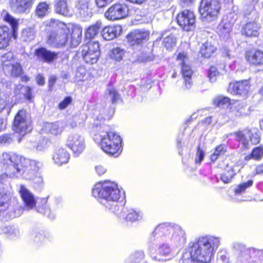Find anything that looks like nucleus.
<instances>
[{"label": "nucleus", "mask_w": 263, "mask_h": 263, "mask_svg": "<svg viewBox=\"0 0 263 263\" xmlns=\"http://www.w3.org/2000/svg\"><path fill=\"white\" fill-rule=\"evenodd\" d=\"M219 243L218 238L208 236L200 237L196 242L190 243L179 263H209Z\"/></svg>", "instance_id": "1"}, {"label": "nucleus", "mask_w": 263, "mask_h": 263, "mask_svg": "<svg viewBox=\"0 0 263 263\" xmlns=\"http://www.w3.org/2000/svg\"><path fill=\"white\" fill-rule=\"evenodd\" d=\"M1 161L5 165H9L8 172L10 176L23 177L27 180L33 179L42 166L40 161L7 153L2 154Z\"/></svg>", "instance_id": "2"}, {"label": "nucleus", "mask_w": 263, "mask_h": 263, "mask_svg": "<svg viewBox=\"0 0 263 263\" xmlns=\"http://www.w3.org/2000/svg\"><path fill=\"white\" fill-rule=\"evenodd\" d=\"M92 196L105 208H109L115 212L111 206L120 198V191L117 184L109 181L96 183L92 190Z\"/></svg>", "instance_id": "3"}, {"label": "nucleus", "mask_w": 263, "mask_h": 263, "mask_svg": "<svg viewBox=\"0 0 263 263\" xmlns=\"http://www.w3.org/2000/svg\"><path fill=\"white\" fill-rule=\"evenodd\" d=\"M47 42L54 47L60 48L66 45L68 41L70 26L58 20L51 18L46 25Z\"/></svg>", "instance_id": "4"}, {"label": "nucleus", "mask_w": 263, "mask_h": 263, "mask_svg": "<svg viewBox=\"0 0 263 263\" xmlns=\"http://www.w3.org/2000/svg\"><path fill=\"white\" fill-rule=\"evenodd\" d=\"M98 137L101 141L102 149L106 154L117 157L121 153L122 139L120 136L112 132H101L96 135V139Z\"/></svg>", "instance_id": "5"}, {"label": "nucleus", "mask_w": 263, "mask_h": 263, "mask_svg": "<svg viewBox=\"0 0 263 263\" xmlns=\"http://www.w3.org/2000/svg\"><path fill=\"white\" fill-rule=\"evenodd\" d=\"M221 4L218 0H202L199 12L204 22L210 23L216 20L218 16Z\"/></svg>", "instance_id": "6"}, {"label": "nucleus", "mask_w": 263, "mask_h": 263, "mask_svg": "<svg viewBox=\"0 0 263 263\" xmlns=\"http://www.w3.org/2000/svg\"><path fill=\"white\" fill-rule=\"evenodd\" d=\"M3 20L11 26L12 30L6 26L0 27V49L9 46L12 32L15 33L18 24V20L8 13L4 14Z\"/></svg>", "instance_id": "7"}, {"label": "nucleus", "mask_w": 263, "mask_h": 263, "mask_svg": "<svg viewBox=\"0 0 263 263\" xmlns=\"http://www.w3.org/2000/svg\"><path fill=\"white\" fill-rule=\"evenodd\" d=\"M30 124L27 111L21 109L18 111L15 117L13 123L14 131L22 136H24L31 130Z\"/></svg>", "instance_id": "8"}, {"label": "nucleus", "mask_w": 263, "mask_h": 263, "mask_svg": "<svg viewBox=\"0 0 263 263\" xmlns=\"http://www.w3.org/2000/svg\"><path fill=\"white\" fill-rule=\"evenodd\" d=\"M235 135L237 140L241 143L245 148L249 147L250 143L256 144L260 141L259 134L255 128L236 132Z\"/></svg>", "instance_id": "9"}, {"label": "nucleus", "mask_w": 263, "mask_h": 263, "mask_svg": "<svg viewBox=\"0 0 263 263\" xmlns=\"http://www.w3.org/2000/svg\"><path fill=\"white\" fill-rule=\"evenodd\" d=\"M129 8L124 3H116L110 6L105 13L108 20L116 21L125 18L128 14Z\"/></svg>", "instance_id": "10"}, {"label": "nucleus", "mask_w": 263, "mask_h": 263, "mask_svg": "<svg viewBox=\"0 0 263 263\" xmlns=\"http://www.w3.org/2000/svg\"><path fill=\"white\" fill-rule=\"evenodd\" d=\"M177 21L178 25L185 31H192L195 28V15L190 10H185L179 13Z\"/></svg>", "instance_id": "11"}, {"label": "nucleus", "mask_w": 263, "mask_h": 263, "mask_svg": "<svg viewBox=\"0 0 263 263\" xmlns=\"http://www.w3.org/2000/svg\"><path fill=\"white\" fill-rule=\"evenodd\" d=\"M81 52L83 58L87 63H96L100 54L99 44L98 42H90L83 47Z\"/></svg>", "instance_id": "12"}, {"label": "nucleus", "mask_w": 263, "mask_h": 263, "mask_svg": "<svg viewBox=\"0 0 263 263\" xmlns=\"http://www.w3.org/2000/svg\"><path fill=\"white\" fill-rule=\"evenodd\" d=\"M178 61H180V64L181 65V72L182 76L184 79V89H189L191 87L192 81L191 77L193 74L190 65L186 64L187 61L186 55L185 53H180L177 56Z\"/></svg>", "instance_id": "13"}, {"label": "nucleus", "mask_w": 263, "mask_h": 263, "mask_svg": "<svg viewBox=\"0 0 263 263\" xmlns=\"http://www.w3.org/2000/svg\"><path fill=\"white\" fill-rule=\"evenodd\" d=\"M234 23V20L231 15L224 16L217 28V32L219 36L223 39H228L230 36V32Z\"/></svg>", "instance_id": "14"}, {"label": "nucleus", "mask_w": 263, "mask_h": 263, "mask_svg": "<svg viewBox=\"0 0 263 263\" xmlns=\"http://www.w3.org/2000/svg\"><path fill=\"white\" fill-rule=\"evenodd\" d=\"M67 144L77 156L81 154L85 148L84 139L78 134L70 135L67 139Z\"/></svg>", "instance_id": "15"}, {"label": "nucleus", "mask_w": 263, "mask_h": 263, "mask_svg": "<svg viewBox=\"0 0 263 263\" xmlns=\"http://www.w3.org/2000/svg\"><path fill=\"white\" fill-rule=\"evenodd\" d=\"M11 197V195L9 192L3 191L0 193V216H1V213L3 214L6 220L16 216L15 214L12 213L9 214L6 213V215H4L5 212L10 206Z\"/></svg>", "instance_id": "16"}, {"label": "nucleus", "mask_w": 263, "mask_h": 263, "mask_svg": "<svg viewBox=\"0 0 263 263\" xmlns=\"http://www.w3.org/2000/svg\"><path fill=\"white\" fill-rule=\"evenodd\" d=\"M59 54V52L51 51L44 47L36 49L34 52V55L38 60L48 63H50L56 60Z\"/></svg>", "instance_id": "17"}, {"label": "nucleus", "mask_w": 263, "mask_h": 263, "mask_svg": "<svg viewBox=\"0 0 263 263\" xmlns=\"http://www.w3.org/2000/svg\"><path fill=\"white\" fill-rule=\"evenodd\" d=\"M250 87L249 82L247 80L231 83L229 86L228 91L233 95H246Z\"/></svg>", "instance_id": "18"}, {"label": "nucleus", "mask_w": 263, "mask_h": 263, "mask_svg": "<svg viewBox=\"0 0 263 263\" xmlns=\"http://www.w3.org/2000/svg\"><path fill=\"white\" fill-rule=\"evenodd\" d=\"M90 2L91 0H77L75 2V7L80 16L84 19H88L91 16Z\"/></svg>", "instance_id": "19"}, {"label": "nucleus", "mask_w": 263, "mask_h": 263, "mask_svg": "<svg viewBox=\"0 0 263 263\" xmlns=\"http://www.w3.org/2000/svg\"><path fill=\"white\" fill-rule=\"evenodd\" d=\"M65 128V124L62 122L46 123L42 130L43 133L57 136L60 135Z\"/></svg>", "instance_id": "20"}, {"label": "nucleus", "mask_w": 263, "mask_h": 263, "mask_svg": "<svg viewBox=\"0 0 263 263\" xmlns=\"http://www.w3.org/2000/svg\"><path fill=\"white\" fill-rule=\"evenodd\" d=\"M120 212H118L120 217L127 221L134 222L139 220L142 218V215L140 211H136L133 209H127L125 208H121L118 209Z\"/></svg>", "instance_id": "21"}, {"label": "nucleus", "mask_w": 263, "mask_h": 263, "mask_svg": "<svg viewBox=\"0 0 263 263\" xmlns=\"http://www.w3.org/2000/svg\"><path fill=\"white\" fill-rule=\"evenodd\" d=\"M19 192L27 210L32 209L35 204L34 195L23 185L20 186Z\"/></svg>", "instance_id": "22"}, {"label": "nucleus", "mask_w": 263, "mask_h": 263, "mask_svg": "<svg viewBox=\"0 0 263 263\" xmlns=\"http://www.w3.org/2000/svg\"><path fill=\"white\" fill-rule=\"evenodd\" d=\"M157 254L152 255V258L156 261H164L166 259L163 257H172V250L168 245L162 243L160 245L156 251Z\"/></svg>", "instance_id": "23"}, {"label": "nucleus", "mask_w": 263, "mask_h": 263, "mask_svg": "<svg viewBox=\"0 0 263 263\" xmlns=\"http://www.w3.org/2000/svg\"><path fill=\"white\" fill-rule=\"evenodd\" d=\"M34 0H11V6L17 13L26 12L30 9Z\"/></svg>", "instance_id": "24"}, {"label": "nucleus", "mask_w": 263, "mask_h": 263, "mask_svg": "<svg viewBox=\"0 0 263 263\" xmlns=\"http://www.w3.org/2000/svg\"><path fill=\"white\" fill-rule=\"evenodd\" d=\"M171 233L170 239L176 246L179 247L185 243V234L180 226H175V229Z\"/></svg>", "instance_id": "25"}, {"label": "nucleus", "mask_w": 263, "mask_h": 263, "mask_svg": "<svg viewBox=\"0 0 263 263\" xmlns=\"http://www.w3.org/2000/svg\"><path fill=\"white\" fill-rule=\"evenodd\" d=\"M121 31L122 28L120 25L106 26L103 29L101 34L104 40L110 41L120 35Z\"/></svg>", "instance_id": "26"}, {"label": "nucleus", "mask_w": 263, "mask_h": 263, "mask_svg": "<svg viewBox=\"0 0 263 263\" xmlns=\"http://www.w3.org/2000/svg\"><path fill=\"white\" fill-rule=\"evenodd\" d=\"M246 60L251 64L261 65L263 64V52L260 50H250L246 53Z\"/></svg>", "instance_id": "27"}, {"label": "nucleus", "mask_w": 263, "mask_h": 263, "mask_svg": "<svg viewBox=\"0 0 263 263\" xmlns=\"http://www.w3.org/2000/svg\"><path fill=\"white\" fill-rule=\"evenodd\" d=\"M67 26H70V30H71L70 44L76 47L81 41L82 28L79 25L68 24Z\"/></svg>", "instance_id": "28"}, {"label": "nucleus", "mask_w": 263, "mask_h": 263, "mask_svg": "<svg viewBox=\"0 0 263 263\" xmlns=\"http://www.w3.org/2000/svg\"><path fill=\"white\" fill-rule=\"evenodd\" d=\"M69 157L70 155L66 150L60 148L56 149L54 152L53 154L52 159L56 164L61 165L68 162Z\"/></svg>", "instance_id": "29"}, {"label": "nucleus", "mask_w": 263, "mask_h": 263, "mask_svg": "<svg viewBox=\"0 0 263 263\" xmlns=\"http://www.w3.org/2000/svg\"><path fill=\"white\" fill-rule=\"evenodd\" d=\"M148 34L146 32L140 30H135L127 36L128 41L132 45L142 43L143 41L146 40Z\"/></svg>", "instance_id": "30"}, {"label": "nucleus", "mask_w": 263, "mask_h": 263, "mask_svg": "<svg viewBox=\"0 0 263 263\" xmlns=\"http://www.w3.org/2000/svg\"><path fill=\"white\" fill-rule=\"evenodd\" d=\"M70 0H55L54 9L57 13L68 16L70 14Z\"/></svg>", "instance_id": "31"}, {"label": "nucleus", "mask_w": 263, "mask_h": 263, "mask_svg": "<svg viewBox=\"0 0 263 263\" xmlns=\"http://www.w3.org/2000/svg\"><path fill=\"white\" fill-rule=\"evenodd\" d=\"M30 239L33 245L36 247L43 245L48 240V238L45 235L44 232L37 230H34L31 232Z\"/></svg>", "instance_id": "32"}, {"label": "nucleus", "mask_w": 263, "mask_h": 263, "mask_svg": "<svg viewBox=\"0 0 263 263\" xmlns=\"http://www.w3.org/2000/svg\"><path fill=\"white\" fill-rule=\"evenodd\" d=\"M105 98L106 100L112 104H116L121 99L120 94L116 90V89L111 85H109L107 88L105 93Z\"/></svg>", "instance_id": "33"}, {"label": "nucleus", "mask_w": 263, "mask_h": 263, "mask_svg": "<svg viewBox=\"0 0 263 263\" xmlns=\"http://www.w3.org/2000/svg\"><path fill=\"white\" fill-rule=\"evenodd\" d=\"M259 26L255 22L247 23L242 28V33L247 36H256L258 35Z\"/></svg>", "instance_id": "34"}, {"label": "nucleus", "mask_w": 263, "mask_h": 263, "mask_svg": "<svg viewBox=\"0 0 263 263\" xmlns=\"http://www.w3.org/2000/svg\"><path fill=\"white\" fill-rule=\"evenodd\" d=\"M4 71L13 77L21 76L23 73L22 67L20 63L14 62L6 67Z\"/></svg>", "instance_id": "35"}, {"label": "nucleus", "mask_w": 263, "mask_h": 263, "mask_svg": "<svg viewBox=\"0 0 263 263\" xmlns=\"http://www.w3.org/2000/svg\"><path fill=\"white\" fill-rule=\"evenodd\" d=\"M175 229V226H171L167 224L163 223L159 224L153 232V235L156 237V235H166L171 233Z\"/></svg>", "instance_id": "36"}, {"label": "nucleus", "mask_w": 263, "mask_h": 263, "mask_svg": "<svg viewBox=\"0 0 263 263\" xmlns=\"http://www.w3.org/2000/svg\"><path fill=\"white\" fill-rule=\"evenodd\" d=\"M216 48L210 42H206L202 44L200 48V53L202 57L209 58L216 51Z\"/></svg>", "instance_id": "37"}, {"label": "nucleus", "mask_w": 263, "mask_h": 263, "mask_svg": "<svg viewBox=\"0 0 263 263\" xmlns=\"http://www.w3.org/2000/svg\"><path fill=\"white\" fill-rule=\"evenodd\" d=\"M101 28V22L97 21L95 24L90 26L88 28L85 33L86 37L89 39L94 38L98 34Z\"/></svg>", "instance_id": "38"}, {"label": "nucleus", "mask_w": 263, "mask_h": 263, "mask_svg": "<svg viewBox=\"0 0 263 263\" xmlns=\"http://www.w3.org/2000/svg\"><path fill=\"white\" fill-rule=\"evenodd\" d=\"M49 5L46 2L39 3L35 9V14L38 18H42L48 13Z\"/></svg>", "instance_id": "39"}, {"label": "nucleus", "mask_w": 263, "mask_h": 263, "mask_svg": "<svg viewBox=\"0 0 263 263\" xmlns=\"http://www.w3.org/2000/svg\"><path fill=\"white\" fill-rule=\"evenodd\" d=\"M263 157V147L258 146L253 148L252 153L245 157L246 160H249L253 159L256 160H260Z\"/></svg>", "instance_id": "40"}, {"label": "nucleus", "mask_w": 263, "mask_h": 263, "mask_svg": "<svg viewBox=\"0 0 263 263\" xmlns=\"http://www.w3.org/2000/svg\"><path fill=\"white\" fill-rule=\"evenodd\" d=\"M235 174V171L232 167L227 166L224 173L221 175V180L225 183H229Z\"/></svg>", "instance_id": "41"}, {"label": "nucleus", "mask_w": 263, "mask_h": 263, "mask_svg": "<svg viewBox=\"0 0 263 263\" xmlns=\"http://www.w3.org/2000/svg\"><path fill=\"white\" fill-rule=\"evenodd\" d=\"M2 65L3 69H5L6 67L15 62L14 61L13 53L11 52L6 53L2 57Z\"/></svg>", "instance_id": "42"}, {"label": "nucleus", "mask_w": 263, "mask_h": 263, "mask_svg": "<svg viewBox=\"0 0 263 263\" xmlns=\"http://www.w3.org/2000/svg\"><path fill=\"white\" fill-rule=\"evenodd\" d=\"M21 90L22 94L28 100H31L32 99L31 89L29 86H24L22 85H18L15 87V92L17 93V90Z\"/></svg>", "instance_id": "43"}, {"label": "nucleus", "mask_w": 263, "mask_h": 263, "mask_svg": "<svg viewBox=\"0 0 263 263\" xmlns=\"http://www.w3.org/2000/svg\"><path fill=\"white\" fill-rule=\"evenodd\" d=\"M35 35V31L33 28H26L24 29L22 32V37L25 41L32 40Z\"/></svg>", "instance_id": "44"}, {"label": "nucleus", "mask_w": 263, "mask_h": 263, "mask_svg": "<svg viewBox=\"0 0 263 263\" xmlns=\"http://www.w3.org/2000/svg\"><path fill=\"white\" fill-rule=\"evenodd\" d=\"M175 43L176 38L172 34L163 37V44L167 49L173 47Z\"/></svg>", "instance_id": "45"}, {"label": "nucleus", "mask_w": 263, "mask_h": 263, "mask_svg": "<svg viewBox=\"0 0 263 263\" xmlns=\"http://www.w3.org/2000/svg\"><path fill=\"white\" fill-rule=\"evenodd\" d=\"M2 232L8 237H13L18 235V230L12 226H6L2 228Z\"/></svg>", "instance_id": "46"}, {"label": "nucleus", "mask_w": 263, "mask_h": 263, "mask_svg": "<svg viewBox=\"0 0 263 263\" xmlns=\"http://www.w3.org/2000/svg\"><path fill=\"white\" fill-rule=\"evenodd\" d=\"M125 51L119 48H114L112 50L110 57L117 61H121L124 56Z\"/></svg>", "instance_id": "47"}, {"label": "nucleus", "mask_w": 263, "mask_h": 263, "mask_svg": "<svg viewBox=\"0 0 263 263\" xmlns=\"http://www.w3.org/2000/svg\"><path fill=\"white\" fill-rule=\"evenodd\" d=\"M225 152L226 150L223 145L217 146L216 147L214 152L211 155L210 159L211 161L213 162L215 161L217 159L218 157L220 155H223Z\"/></svg>", "instance_id": "48"}, {"label": "nucleus", "mask_w": 263, "mask_h": 263, "mask_svg": "<svg viewBox=\"0 0 263 263\" xmlns=\"http://www.w3.org/2000/svg\"><path fill=\"white\" fill-rule=\"evenodd\" d=\"M252 184L253 180H250L246 182H244L239 184L235 190V194H240L241 193H243L247 188L251 186Z\"/></svg>", "instance_id": "49"}, {"label": "nucleus", "mask_w": 263, "mask_h": 263, "mask_svg": "<svg viewBox=\"0 0 263 263\" xmlns=\"http://www.w3.org/2000/svg\"><path fill=\"white\" fill-rule=\"evenodd\" d=\"M219 75V72L217 68L215 66H211L208 72V76L210 81L211 82H214L216 81L217 77Z\"/></svg>", "instance_id": "50"}, {"label": "nucleus", "mask_w": 263, "mask_h": 263, "mask_svg": "<svg viewBox=\"0 0 263 263\" xmlns=\"http://www.w3.org/2000/svg\"><path fill=\"white\" fill-rule=\"evenodd\" d=\"M13 135L5 134L0 136V144H10L13 141Z\"/></svg>", "instance_id": "51"}, {"label": "nucleus", "mask_w": 263, "mask_h": 263, "mask_svg": "<svg viewBox=\"0 0 263 263\" xmlns=\"http://www.w3.org/2000/svg\"><path fill=\"white\" fill-rule=\"evenodd\" d=\"M232 111L236 116H241L245 115V109L243 105L240 103H237Z\"/></svg>", "instance_id": "52"}, {"label": "nucleus", "mask_w": 263, "mask_h": 263, "mask_svg": "<svg viewBox=\"0 0 263 263\" xmlns=\"http://www.w3.org/2000/svg\"><path fill=\"white\" fill-rule=\"evenodd\" d=\"M37 212L44 215H47V216L50 219H53L54 218V216L51 214L50 209L46 204L43 205L41 208H39L37 209Z\"/></svg>", "instance_id": "53"}, {"label": "nucleus", "mask_w": 263, "mask_h": 263, "mask_svg": "<svg viewBox=\"0 0 263 263\" xmlns=\"http://www.w3.org/2000/svg\"><path fill=\"white\" fill-rule=\"evenodd\" d=\"M230 100L228 97H218L215 100V103L218 106H221L225 104H229Z\"/></svg>", "instance_id": "54"}, {"label": "nucleus", "mask_w": 263, "mask_h": 263, "mask_svg": "<svg viewBox=\"0 0 263 263\" xmlns=\"http://www.w3.org/2000/svg\"><path fill=\"white\" fill-rule=\"evenodd\" d=\"M204 157V152L198 146L196 155L195 162L200 163Z\"/></svg>", "instance_id": "55"}, {"label": "nucleus", "mask_w": 263, "mask_h": 263, "mask_svg": "<svg viewBox=\"0 0 263 263\" xmlns=\"http://www.w3.org/2000/svg\"><path fill=\"white\" fill-rule=\"evenodd\" d=\"M72 102L71 97H66L59 105V107L61 109H65Z\"/></svg>", "instance_id": "56"}, {"label": "nucleus", "mask_w": 263, "mask_h": 263, "mask_svg": "<svg viewBox=\"0 0 263 263\" xmlns=\"http://www.w3.org/2000/svg\"><path fill=\"white\" fill-rule=\"evenodd\" d=\"M258 0H251V4L250 7V13H246V15L254 14L256 17H258V12L254 10V6L258 3Z\"/></svg>", "instance_id": "57"}, {"label": "nucleus", "mask_w": 263, "mask_h": 263, "mask_svg": "<svg viewBox=\"0 0 263 263\" xmlns=\"http://www.w3.org/2000/svg\"><path fill=\"white\" fill-rule=\"evenodd\" d=\"M1 162L3 165L4 167H5V168L6 170V173L0 175V183H3L6 181V180L8 176H9L10 177H12L13 176H10V175H9V174L8 172V168L9 165H7L6 164L5 165L4 164H3L2 162L1 161Z\"/></svg>", "instance_id": "58"}, {"label": "nucleus", "mask_w": 263, "mask_h": 263, "mask_svg": "<svg viewBox=\"0 0 263 263\" xmlns=\"http://www.w3.org/2000/svg\"><path fill=\"white\" fill-rule=\"evenodd\" d=\"M117 203H118V202L117 203H116L114 205L111 206V208L115 210V212L112 211V210L111 209H110L109 208H106V210H107L109 211H110L111 212L114 213L115 214L117 215L119 217H120L119 214H118V212H120L121 211L120 210H118V209L121 208H124V207L123 206H122V205L119 206L117 204Z\"/></svg>", "instance_id": "59"}, {"label": "nucleus", "mask_w": 263, "mask_h": 263, "mask_svg": "<svg viewBox=\"0 0 263 263\" xmlns=\"http://www.w3.org/2000/svg\"><path fill=\"white\" fill-rule=\"evenodd\" d=\"M95 2L98 7L103 8L111 2L109 0H95Z\"/></svg>", "instance_id": "60"}, {"label": "nucleus", "mask_w": 263, "mask_h": 263, "mask_svg": "<svg viewBox=\"0 0 263 263\" xmlns=\"http://www.w3.org/2000/svg\"><path fill=\"white\" fill-rule=\"evenodd\" d=\"M95 168L97 173L99 175L104 174L106 171V169L101 165L96 166Z\"/></svg>", "instance_id": "61"}, {"label": "nucleus", "mask_w": 263, "mask_h": 263, "mask_svg": "<svg viewBox=\"0 0 263 263\" xmlns=\"http://www.w3.org/2000/svg\"><path fill=\"white\" fill-rule=\"evenodd\" d=\"M30 180H32L35 183L40 184L43 181V178L40 176L39 173L37 172L36 174V176H35L33 179H30Z\"/></svg>", "instance_id": "62"}, {"label": "nucleus", "mask_w": 263, "mask_h": 263, "mask_svg": "<svg viewBox=\"0 0 263 263\" xmlns=\"http://www.w3.org/2000/svg\"><path fill=\"white\" fill-rule=\"evenodd\" d=\"M263 174V163L258 165L255 168V175Z\"/></svg>", "instance_id": "63"}, {"label": "nucleus", "mask_w": 263, "mask_h": 263, "mask_svg": "<svg viewBox=\"0 0 263 263\" xmlns=\"http://www.w3.org/2000/svg\"><path fill=\"white\" fill-rule=\"evenodd\" d=\"M36 81L37 83L40 85H43L45 84L44 78L40 74H39L36 77Z\"/></svg>", "instance_id": "64"}]
</instances>
